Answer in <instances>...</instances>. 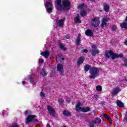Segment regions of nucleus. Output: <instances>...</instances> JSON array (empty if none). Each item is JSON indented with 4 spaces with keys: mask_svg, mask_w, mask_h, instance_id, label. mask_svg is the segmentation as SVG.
<instances>
[{
    "mask_svg": "<svg viewBox=\"0 0 127 127\" xmlns=\"http://www.w3.org/2000/svg\"><path fill=\"white\" fill-rule=\"evenodd\" d=\"M57 4V9L59 10L62 9H69L71 5V3L69 0H63L61 4V0H57L56 2Z\"/></svg>",
    "mask_w": 127,
    "mask_h": 127,
    "instance_id": "obj_1",
    "label": "nucleus"
},
{
    "mask_svg": "<svg viewBox=\"0 0 127 127\" xmlns=\"http://www.w3.org/2000/svg\"><path fill=\"white\" fill-rule=\"evenodd\" d=\"M105 56L106 58H110L111 57L112 59H116V58H122L124 57L123 54H117L112 51H109L105 53Z\"/></svg>",
    "mask_w": 127,
    "mask_h": 127,
    "instance_id": "obj_2",
    "label": "nucleus"
},
{
    "mask_svg": "<svg viewBox=\"0 0 127 127\" xmlns=\"http://www.w3.org/2000/svg\"><path fill=\"white\" fill-rule=\"evenodd\" d=\"M89 71L90 74L89 78L90 79H95L99 75V72H100L99 69L96 67H91Z\"/></svg>",
    "mask_w": 127,
    "mask_h": 127,
    "instance_id": "obj_3",
    "label": "nucleus"
},
{
    "mask_svg": "<svg viewBox=\"0 0 127 127\" xmlns=\"http://www.w3.org/2000/svg\"><path fill=\"white\" fill-rule=\"evenodd\" d=\"M91 55L92 56H95L97 55V54H99L100 53V51L97 49V45H92L91 46Z\"/></svg>",
    "mask_w": 127,
    "mask_h": 127,
    "instance_id": "obj_4",
    "label": "nucleus"
},
{
    "mask_svg": "<svg viewBox=\"0 0 127 127\" xmlns=\"http://www.w3.org/2000/svg\"><path fill=\"white\" fill-rule=\"evenodd\" d=\"M57 71H58L61 76H64V66L63 64H60L57 66Z\"/></svg>",
    "mask_w": 127,
    "mask_h": 127,
    "instance_id": "obj_5",
    "label": "nucleus"
},
{
    "mask_svg": "<svg viewBox=\"0 0 127 127\" xmlns=\"http://www.w3.org/2000/svg\"><path fill=\"white\" fill-rule=\"evenodd\" d=\"M45 7L48 13H51V12H52L53 6L52 5V3H50V2H46Z\"/></svg>",
    "mask_w": 127,
    "mask_h": 127,
    "instance_id": "obj_6",
    "label": "nucleus"
},
{
    "mask_svg": "<svg viewBox=\"0 0 127 127\" xmlns=\"http://www.w3.org/2000/svg\"><path fill=\"white\" fill-rule=\"evenodd\" d=\"M91 24L93 26L97 27L100 24V19L99 17L94 18L92 19Z\"/></svg>",
    "mask_w": 127,
    "mask_h": 127,
    "instance_id": "obj_7",
    "label": "nucleus"
},
{
    "mask_svg": "<svg viewBox=\"0 0 127 127\" xmlns=\"http://www.w3.org/2000/svg\"><path fill=\"white\" fill-rule=\"evenodd\" d=\"M47 110L51 116H53V117H54V116H55V110H54V108H53V107L50 106H48Z\"/></svg>",
    "mask_w": 127,
    "mask_h": 127,
    "instance_id": "obj_8",
    "label": "nucleus"
},
{
    "mask_svg": "<svg viewBox=\"0 0 127 127\" xmlns=\"http://www.w3.org/2000/svg\"><path fill=\"white\" fill-rule=\"evenodd\" d=\"M110 20L109 17L103 18L102 19V23L101 24V27H105L107 26V22Z\"/></svg>",
    "mask_w": 127,
    "mask_h": 127,
    "instance_id": "obj_9",
    "label": "nucleus"
},
{
    "mask_svg": "<svg viewBox=\"0 0 127 127\" xmlns=\"http://www.w3.org/2000/svg\"><path fill=\"white\" fill-rule=\"evenodd\" d=\"M35 118V116L34 115H30L29 116L26 120V124H29L31 122H32Z\"/></svg>",
    "mask_w": 127,
    "mask_h": 127,
    "instance_id": "obj_10",
    "label": "nucleus"
},
{
    "mask_svg": "<svg viewBox=\"0 0 127 127\" xmlns=\"http://www.w3.org/2000/svg\"><path fill=\"white\" fill-rule=\"evenodd\" d=\"M82 103L81 102H79L77 103L75 107V110L77 112H81L82 111Z\"/></svg>",
    "mask_w": 127,
    "mask_h": 127,
    "instance_id": "obj_11",
    "label": "nucleus"
},
{
    "mask_svg": "<svg viewBox=\"0 0 127 127\" xmlns=\"http://www.w3.org/2000/svg\"><path fill=\"white\" fill-rule=\"evenodd\" d=\"M50 54V53H49V51L42 52L41 53V55H42V56H44L45 58H48V56H49Z\"/></svg>",
    "mask_w": 127,
    "mask_h": 127,
    "instance_id": "obj_12",
    "label": "nucleus"
},
{
    "mask_svg": "<svg viewBox=\"0 0 127 127\" xmlns=\"http://www.w3.org/2000/svg\"><path fill=\"white\" fill-rule=\"evenodd\" d=\"M74 22H76V23H81V21L80 19V15L78 14L77 16L74 18Z\"/></svg>",
    "mask_w": 127,
    "mask_h": 127,
    "instance_id": "obj_13",
    "label": "nucleus"
},
{
    "mask_svg": "<svg viewBox=\"0 0 127 127\" xmlns=\"http://www.w3.org/2000/svg\"><path fill=\"white\" fill-rule=\"evenodd\" d=\"M84 57H80L78 60H77V65L78 66H80V65H81V64H82V63H83L84 62Z\"/></svg>",
    "mask_w": 127,
    "mask_h": 127,
    "instance_id": "obj_14",
    "label": "nucleus"
},
{
    "mask_svg": "<svg viewBox=\"0 0 127 127\" xmlns=\"http://www.w3.org/2000/svg\"><path fill=\"white\" fill-rule=\"evenodd\" d=\"M57 25H59L60 26H63L64 25V20L61 19L57 21Z\"/></svg>",
    "mask_w": 127,
    "mask_h": 127,
    "instance_id": "obj_15",
    "label": "nucleus"
},
{
    "mask_svg": "<svg viewBox=\"0 0 127 127\" xmlns=\"http://www.w3.org/2000/svg\"><path fill=\"white\" fill-rule=\"evenodd\" d=\"M119 92H121V89H120V88L117 87L113 90L112 92V95H117V94H118V93H119Z\"/></svg>",
    "mask_w": 127,
    "mask_h": 127,
    "instance_id": "obj_16",
    "label": "nucleus"
},
{
    "mask_svg": "<svg viewBox=\"0 0 127 127\" xmlns=\"http://www.w3.org/2000/svg\"><path fill=\"white\" fill-rule=\"evenodd\" d=\"M85 34L88 36H93V32H92V31L89 29L86 30Z\"/></svg>",
    "mask_w": 127,
    "mask_h": 127,
    "instance_id": "obj_17",
    "label": "nucleus"
},
{
    "mask_svg": "<svg viewBox=\"0 0 127 127\" xmlns=\"http://www.w3.org/2000/svg\"><path fill=\"white\" fill-rule=\"evenodd\" d=\"M92 123L93 124H101V119L99 118H96L92 121Z\"/></svg>",
    "mask_w": 127,
    "mask_h": 127,
    "instance_id": "obj_18",
    "label": "nucleus"
},
{
    "mask_svg": "<svg viewBox=\"0 0 127 127\" xmlns=\"http://www.w3.org/2000/svg\"><path fill=\"white\" fill-rule=\"evenodd\" d=\"M80 41H81V34H78V37L76 39V44L77 45H79V44H80Z\"/></svg>",
    "mask_w": 127,
    "mask_h": 127,
    "instance_id": "obj_19",
    "label": "nucleus"
},
{
    "mask_svg": "<svg viewBox=\"0 0 127 127\" xmlns=\"http://www.w3.org/2000/svg\"><path fill=\"white\" fill-rule=\"evenodd\" d=\"M117 105L120 108H124L125 106V105H124V103L120 100L117 101Z\"/></svg>",
    "mask_w": 127,
    "mask_h": 127,
    "instance_id": "obj_20",
    "label": "nucleus"
},
{
    "mask_svg": "<svg viewBox=\"0 0 127 127\" xmlns=\"http://www.w3.org/2000/svg\"><path fill=\"white\" fill-rule=\"evenodd\" d=\"M120 26L121 28H127V22H123L120 24Z\"/></svg>",
    "mask_w": 127,
    "mask_h": 127,
    "instance_id": "obj_21",
    "label": "nucleus"
},
{
    "mask_svg": "<svg viewBox=\"0 0 127 127\" xmlns=\"http://www.w3.org/2000/svg\"><path fill=\"white\" fill-rule=\"evenodd\" d=\"M104 9L105 11H106L107 12H108V11H109V10H110V6H109V5L104 4Z\"/></svg>",
    "mask_w": 127,
    "mask_h": 127,
    "instance_id": "obj_22",
    "label": "nucleus"
},
{
    "mask_svg": "<svg viewBox=\"0 0 127 127\" xmlns=\"http://www.w3.org/2000/svg\"><path fill=\"white\" fill-rule=\"evenodd\" d=\"M90 111V108L85 107L82 108L81 112H83V113H87V112H89Z\"/></svg>",
    "mask_w": 127,
    "mask_h": 127,
    "instance_id": "obj_23",
    "label": "nucleus"
},
{
    "mask_svg": "<svg viewBox=\"0 0 127 127\" xmlns=\"http://www.w3.org/2000/svg\"><path fill=\"white\" fill-rule=\"evenodd\" d=\"M41 74L43 77H44V76H47V73L46 72V71H45V69L44 68H43L42 69L41 71Z\"/></svg>",
    "mask_w": 127,
    "mask_h": 127,
    "instance_id": "obj_24",
    "label": "nucleus"
},
{
    "mask_svg": "<svg viewBox=\"0 0 127 127\" xmlns=\"http://www.w3.org/2000/svg\"><path fill=\"white\" fill-rule=\"evenodd\" d=\"M104 118H105L106 120H108V121H109V122H112V119H111V117H110L107 114H104L103 115Z\"/></svg>",
    "mask_w": 127,
    "mask_h": 127,
    "instance_id": "obj_25",
    "label": "nucleus"
},
{
    "mask_svg": "<svg viewBox=\"0 0 127 127\" xmlns=\"http://www.w3.org/2000/svg\"><path fill=\"white\" fill-rule=\"evenodd\" d=\"M91 68V66L89 64H86L84 66V70L86 72H87V71H89V69Z\"/></svg>",
    "mask_w": 127,
    "mask_h": 127,
    "instance_id": "obj_26",
    "label": "nucleus"
},
{
    "mask_svg": "<svg viewBox=\"0 0 127 127\" xmlns=\"http://www.w3.org/2000/svg\"><path fill=\"white\" fill-rule=\"evenodd\" d=\"M60 47L61 49H62V50H63L64 51H66L67 49L66 47H65V46H64V45H63L62 44H60Z\"/></svg>",
    "mask_w": 127,
    "mask_h": 127,
    "instance_id": "obj_27",
    "label": "nucleus"
},
{
    "mask_svg": "<svg viewBox=\"0 0 127 127\" xmlns=\"http://www.w3.org/2000/svg\"><path fill=\"white\" fill-rule=\"evenodd\" d=\"M86 14H87V12H86V11H85L84 10H82L80 11V15H81V16H85V15H86Z\"/></svg>",
    "mask_w": 127,
    "mask_h": 127,
    "instance_id": "obj_28",
    "label": "nucleus"
},
{
    "mask_svg": "<svg viewBox=\"0 0 127 127\" xmlns=\"http://www.w3.org/2000/svg\"><path fill=\"white\" fill-rule=\"evenodd\" d=\"M63 114L64 115V116H68L71 115V113H70V112H69L68 111H64Z\"/></svg>",
    "mask_w": 127,
    "mask_h": 127,
    "instance_id": "obj_29",
    "label": "nucleus"
},
{
    "mask_svg": "<svg viewBox=\"0 0 127 127\" xmlns=\"http://www.w3.org/2000/svg\"><path fill=\"white\" fill-rule=\"evenodd\" d=\"M123 60L124 62V64H123V66H127V59L126 58H123Z\"/></svg>",
    "mask_w": 127,
    "mask_h": 127,
    "instance_id": "obj_30",
    "label": "nucleus"
},
{
    "mask_svg": "<svg viewBox=\"0 0 127 127\" xmlns=\"http://www.w3.org/2000/svg\"><path fill=\"white\" fill-rule=\"evenodd\" d=\"M97 91H102V86L100 85H97L96 88Z\"/></svg>",
    "mask_w": 127,
    "mask_h": 127,
    "instance_id": "obj_31",
    "label": "nucleus"
},
{
    "mask_svg": "<svg viewBox=\"0 0 127 127\" xmlns=\"http://www.w3.org/2000/svg\"><path fill=\"white\" fill-rule=\"evenodd\" d=\"M58 102H59L60 105H61V104H62L63 103V102H64V100L60 98L59 99Z\"/></svg>",
    "mask_w": 127,
    "mask_h": 127,
    "instance_id": "obj_32",
    "label": "nucleus"
},
{
    "mask_svg": "<svg viewBox=\"0 0 127 127\" xmlns=\"http://www.w3.org/2000/svg\"><path fill=\"white\" fill-rule=\"evenodd\" d=\"M40 96L42 97V98H45V94H44V93L41 92L40 93Z\"/></svg>",
    "mask_w": 127,
    "mask_h": 127,
    "instance_id": "obj_33",
    "label": "nucleus"
},
{
    "mask_svg": "<svg viewBox=\"0 0 127 127\" xmlns=\"http://www.w3.org/2000/svg\"><path fill=\"white\" fill-rule=\"evenodd\" d=\"M83 7H84V4H80L79 6H78V8L79 9H82V8H83Z\"/></svg>",
    "mask_w": 127,
    "mask_h": 127,
    "instance_id": "obj_34",
    "label": "nucleus"
},
{
    "mask_svg": "<svg viewBox=\"0 0 127 127\" xmlns=\"http://www.w3.org/2000/svg\"><path fill=\"white\" fill-rule=\"evenodd\" d=\"M10 127H19L17 124H12Z\"/></svg>",
    "mask_w": 127,
    "mask_h": 127,
    "instance_id": "obj_35",
    "label": "nucleus"
},
{
    "mask_svg": "<svg viewBox=\"0 0 127 127\" xmlns=\"http://www.w3.org/2000/svg\"><path fill=\"white\" fill-rule=\"evenodd\" d=\"M29 114H31V111H26L25 112V115H29Z\"/></svg>",
    "mask_w": 127,
    "mask_h": 127,
    "instance_id": "obj_36",
    "label": "nucleus"
},
{
    "mask_svg": "<svg viewBox=\"0 0 127 127\" xmlns=\"http://www.w3.org/2000/svg\"><path fill=\"white\" fill-rule=\"evenodd\" d=\"M66 102L67 103H70V102H71V99L69 98H67L66 99Z\"/></svg>",
    "mask_w": 127,
    "mask_h": 127,
    "instance_id": "obj_37",
    "label": "nucleus"
},
{
    "mask_svg": "<svg viewBox=\"0 0 127 127\" xmlns=\"http://www.w3.org/2000/svg\"><path fill=\"white\" fill-rule=\"evenodd\" d=\"M44 62V61L43 59H39V63H43Z\"/></svg>",
    "mask_w": 127,
    "mask_h": 127,
    "instance_id": "obj_38",
    "label": "nucleus"
},
{
    "mask_svg": "<svg viewBox=\"0 0 127 127\" xmlns=\"http://www.w3.org/2000/svg\"><path fill=\"white\" fill-rule=\"evenodd\" d=\"M89 127H94V123H90V125H89Z\"/></svg>",
    "mask_w": 127,
    "mask_h": 127,
    "instance_id": "obj_39",
    "label": "nucleus"
},
{
    "mask_svg": "<svg viewBox=\"0 0 127 127\" xmlns=\"http://www.w3.org/2000/svg\"><path fill=\"white\" fill-rule=\"evenodd\" d=\"M112 30H116V29H117V27L114 26L112 27Z\"/></svg>",
    "mask_w": 127,
    "mask_h": 127,
    "instance_id": "obj_40",
    "label": "nucleus"
},
{
    "mask_svg": "<svg viewBox=\"0 0 127 127\" xmlns=\"http://www.w3.org/2000/svg\"><path fill=\"white\" fill-rule=\"evenodd\" d=\"M83 52H84V53H88V50L84 49L83 50Z\"/></svg>",
    "mask_w": 127,
    "mask_h": 127,
    "instance_id": "obj_41",
    "label": "nucleus"
},
{
    "mask_svg": "<svg viewBox=\"0 0 127 127\" xmlns=\"http://www.w3.org/2000/svg\"><path fill=\"white\" fill-rule=\"evenodd\" d=\"M34 80V79H31L30 80V82H31V83H33V84H35V83L33 82Z\"/></svg>",
    "mask_w": 127,
    "mask_h": 127,
    "instance_id": "obj_42",
    "label": "nucleus"
},
{
    "mask_svg": "<svg viewBox=\"0 0 127 127\" xmlns=\"http://www.w3.org/2000/svg\"><path fill=\"white\" fill-rule=\"evenodd\" d=\"M94 98H95L96 99H99V95H95Z\"/></svg>",
    "mask_w": 127,
    "mask_h": 127,
    "instance_id": "obj_43",
    "label": "nucleus"
},
{
    "mask_svg": "<svg viewBox=\"0 0 127 127\" xmlns=\"http://www.w3.org/2000/svg\"><path fill=\"white\" fill-rule=\"evenodd\" d=\"M124 44H125V45L127 46V40H125L124 42Z\"/></svg>",
    "mask_w": 127,
    "mask_h": 127,
    "instance_id": "obj_44",
    "label": "nucleus"
},
{
    "mask_svg": "<svg viewBox=\"0 0 127 127\" xmlns=\"http://www.w3.org/2000/svg\"><path fill=\"white\" fill-rule=\"evenodd\" d=\"M66 38H67V39H69V38H70V36H69V35H67L66 36Z\"/></svg>",
    "mask_w": 127,
    "mask_h": 127,
    "instance_id": "obj_45",
    "label": "nucleus"
},
{
    "mask_svg": "<svg viewBox=\"0 0 127 127\" xmlns=\"http://www.w3.org/2000/svg\"><path fill=\"white\" fill-rule=\"evenodd\" d=\"M22 84V85H25V82L24 81H23Z\"/></svg>",
    "mask_w": 127,
    "mask_h": 127,
    "instance_id": "obj_46",
    "label": "nucleus"
},
{
    "mask_svg": "<svg viewBox=\"0 0 127 127\" xmlns=\"http://www.w3.org/2000/svg\"><path fill=\"white\" fill-rule=\"evenodd\" d=\"M47 127H51L50 126V125H49V124H47Z\"/></svg>",
    "mask_w": 127,
    "mask_h": 127,
    "instance_id": "obj_47",
    "label": "nucleus"
},
{
    "mask_svg": "<svg viewBox=\"0 0 127 127\" xmlns=\"http://www.w3.org/2000/svg\"><path fill=\"white\" fill-rule=\"evenodd\" d=\"M0 115H3V112H1L0 113Z\"/></svg>",
    "mask_w": 127,
    "mask_h": 127,
    "instance_id": "obj_48",
    "label": "nucleus"
},
{
    "mask_svg": "<svg viewBox=\"0 0 127 127\" xmlns=\"http://www.w3.org/2000/svg\"><path fill=\"white\" fill-rule=\"evenodd\" d=\"M59 58V57H56L57 61H58Z\"/></svg>",
    "mask_w": 127,
    "mask_h": 127,
    "instance_id": "obj_49",
    "label": "nucleus"
},
{
    "mask_svg": "<svg viewBox=\"0 0 127 127\" xmlns=\"http://www.w3.org/2000/svg\"><path fill=\"white\" fill-rule=\"evenodd\" d=\"M126 21H127V16H126Z\"/></svg>",
    "mask_w": 127,
    "mask_h": 127,
    "instance_id": "obj_50",
    "label": "nucleus"
},
{
    "mask_svg": "<svg viewBox=\"0 0 127 127\" xmlns=\"http://www.w3.org/2000/svg\"><path fill=\"white\" fill-rule=\"evenodd\" d=\"M62 60H65V59H64V58H63L62 59Z\"/></svg>",
    "mask_w": 127,
    "mask_h": 127,
    "instance_id": "obj_51",
    "label": "nucleus"
},
{
    "mask_svg": "<svg viewBox=\"0 0 127 127\" xmlns=\"http://www.w3.org/2000/svg\"><path fill=\"white\" fill-rule=\"evenodd\" d=\"M45 47H46V45H45Z\"/></svg>",
    "mask_w": 127,
    "mask_h": 127,
    "instance_id": "obj_52",
    "label": "nucleus"
}]
</instances>
